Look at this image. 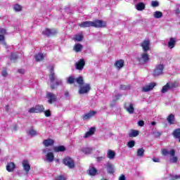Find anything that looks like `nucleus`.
Returning <instances> with one entry per match:
<instances>
[{"mask_svg":"<svg viewBox=\"0 0 180 180\" xmlns=\"http://www.w3.org/2000/svg\"><path fill=\"white\" fill-rule=\"evenodd\" d=\"M63 164L66 165V167H69L70 169L75 168V162H74V160L70 157L63 158Z\"/></svg>","mask_w":180,"mask_h":180,"instance_id":"obj_7","label":"nucleus"},{"mask_svg":"<svg viewBox=\"0 0 180 180\" xmlns=\"http://www.w3.org/2000/svg\"><path fill=\"white\" fill-rule=\"evenodd\" d=\"M89 132L92 134H94L95 133V127H91L89 129Z\"/></svg>","mask_w":180,"mask_h":180,"instance_id":"obj_50","label":"nucleus"},{"mask_svg":"<svg viewBox=\"0 0 180 180\" xmlns=\"http://www.w3.org/2000/svg\"><path fill=\"white\" fill-rule=\"evenodd\" d=\"M136 155L138 157H144V149L143 148H139Z\"/></svg>","mask_w":180,"mask_h":180,"instance_id":"obj_37","label":"nucleus"},{"mask_svg":"<svg viewBox=\"0 0 180 180\" xmlns=\"http://www.w3.org/2000/svg\"><path fill=\"white\" fill-rule=\"evenodd\" d=\"M151 124H152L153 126H155V124H157V122H151Z\"/></svg>","mask_w":180,"mask_h":180,"instance_id":"obj_62","label":"nucleus"},{"mask_svg":"<svg viewBox=\"0 0 180 180\" xmlns=\"http://www.w3.org/2000/svg\"><path fill=\"white\" fill-rule=\"evenodd\" d=\"M89 136H92V134L91 132H89V131H88L87 132H86L84 137L86 139V138L89 137Z\"/></svg>","mask_w":180,"mask_h":180,"instance_id":"obj_54","label":"nucleus"},{"mask_svg":"<svg viewBox=\"0 0 180 180\" xmlns=\"http://www.w3.org/2000/svg\"><path fill=\"white\" fill-rule=\"evenodd\" d=\"M14 11H15V12H20V11H22V6L16 4L14 7H13Z\"/></svg>","mask_w":180,"mask_h":180,"instance_id":"obj_41","label":"nucleus"},{"mask_svg":"<svg viewBox=\"0 0 180 180\" xmlns=\"http://www.w3.org/2000/svg\"><path fill=\"white\" fill-rule=\"evenodd\" d=\"M47 151L50 152V151H51V150L48 149V148L44 149V150H43V153H44V154H46V153H47Z\"/></svg>","mask_w":180,"mask_h":180,"instance_id":"obj_57","label":"nucleus"},{"mask_svg":"<svg viewBox=\"0 0 180 180\" xmlns=\"http://www.w3.org/2000/svg\"><path fill=\"white\" fill-rule=\"evenodd\" d=\"M165 69V66L164 65V64L160 63V64L156 65L152 72L153 77H155V78L161 77V75H164Z\"/></svg>","mask_w":180,"mask_h":180,"instance_id":"obj_2","label":"nucleus"},{"mask_svg":"<svg viewBox=\"0 0 180 180\" xmlns=\"http://www.w3.org/2000/svg\"><path fill=\"white\" fill-rule=\"evenodd\" d=\"M84 67H85V60L80 59L77 63H76L75 68L79 71H82V70H84Z\"/></svg>","mask_w":180,"mask_h":180,"instance_id":"obj_14","label":"nucleus"},{"mask_svg":"<svg viewBox=\"0 0 180 180\" xmlns=\"http://www.w3.org/2000/svg\"><path fill=\"white\" fill-rule=\"evenodd\" d=\"M18 74H22L23 75L25 74V69H18Z\"/></svg>","mask_w":180,"mask_h":180,"instance_id":"obj_53","label":"nucleus"},{"mask_svg":"<svg viewBox=\"0 0 180 180\" xmlns=\"http://www.w3.org/2000/svg\"><path fill=\"white\" fill-rule=\"evenodd\" d=\"M172 135L174 137V139H179V137H180V129L178 128V129H175L173 131Z\"/></svg>","mask_w":180,"mask_h":180,"instance_id":"obj_36","label":"nucleus"},{"mask_svg":"<svg viewBox=\"0 0 180 180\" xmlns=\"http://www.w3.org/2000/svg\"><path fill=\"white\" fill-rule=\"evenodd\" d=\"M154 134H155V137H156V139H158L159 137L161 136V134H162V133L156 131V132H154Z\"/></svg>","mask_w":180,"mask_h":180,"instance_id":"obj_48","label":"nucleus"},{"mask_svg":"<svg viewBox=\"0 0 180 180\" xmlns=\"http://www.w3.org/2000/svg\"><path fill=\"white\" fill-rule=\"evenodd\" d=\"M82 49H84L82 44H76L73 46V51H75V53H81V51H82Z\"/></svg>","mask_w":180,"mask_h":180,"instance_id":"obj_23","label":"nucleus"},{"mask_svg":"<svg viewBox=\"0 0 180 180\" xmlns=\"http://www.w3.org/2000/svg\"><path fill=\"white\" fill-rule=\"evenodd\" d=\"M103 160H105V158L103 156H100L97 158L98 162H101V161H103Z\"/></svg>","mask_w":180,"mask_h":180,"instance_id":"obj_52","label":"nucleus"},{"mask_svg":"<svg viewBox=\"0 0 180 180\" xmlns=\"http://www.w3.org/2000/svg\"><path fill=\"white\" fill-rule=\"evenodd\" d=\"M136 9L137 11H144L146 9V4L144 3H139L136 5Z\"/></svg>","mask_w":180,"mask_h":180,"instance_id":"obj_34","label":"nucleus"},{"mask_svg":"<svg viewBox=\"0 0 180 180\" xmlns=\"http://www.w3.org/2000/svg\"><path fill=\"white\" fill-rule=\"evenodd\" d=\"M175 44H176V38L171 37L168 42L169 49H174V47H175Z\"/></svg>","mask_w":180,"mask_h":180,"instance_id":"obj_24","label":"nucleus"},{"mask_svg":"<svg viewBox=\"0 0 180 180\" xmlns=\"http://www.w3.org/2000/svg\"><path fill=\"white\" fill-rule=\"evenodd\" d=\"M22 164L24 168V171L26 172V174H29V172L30 171V165L29 164V160H22Z\"/></svg>","mask_w":180,"mask_h":180,"instance_id":"obj_17","label":"nucleus"},{"mask_svg":"<svg viewBox=\"0 0 180 180\" xmlns=\"http://www.w3.org/2000/svg\"><path fill=\"white\" fill-rule=\"evenodd\" d=\"M55 180H65L64 175H59L55 176Z\"/></svg>","mask_w":180,"mask_h":180,"instance_id":"obj_47","label":"nucleus"},{"mask_svg":"<svg viewBox=\"0 0 180 180\" xmlns=\"http://www.w3.org/2000/svg\"><path fill=\"white\" fill-rule=\"evenodd\" d=\"M167 120L169 124H174V123L175 122V115H174V114H170L167 117Z\"/></svg>","mask_w":180,"mask_h":180,"instance_id":"obj_31","label":"nucleus"},{"mask_svg":"<svg viewBox=\"0 0 180 180\" xmlns=\"http://www.w3.org/2000/svg\"><path fill=\"white\" fill-rule=\"evenodd\" d=\"M55 79L53 80V82L51 80H50L51 82V88L52 89H56V88L60 86V85H61V83L63 82V81L58 78H57V76H56L55 75Z\"/></svg>","mask_w":180,"mask_h":180,"instance_id":"obj_12","label":"nucleus"},{"mask_svg":"<svg viewBox=\"0 0 180 180\" xmlns=\"http://www.w3.org/2000/svg\"><path fill=\"white\" fill-rule=\"evenodd\" d=\"M70 93L67 91L65 92V96H69Z\"/></svg>","mask_w":180,"mask_h":180,"instance_id":"obj_60","label":"nucleus"},{"mask_svg":"<svg viewBox=\"0 0 180 180\" xmlns=\"http://www.w3.org/2000/svg\"><path fill=\"white\" fill-rule=\"evenodd\" d=\"M11 61H16L18 60V55H16L15 53L12 52L10 56Z\"/></svg>","mask_w":180,"mask_h":180,"instance_id":"obj_40","label":"nucleus"},{"mask_svg":"<svg viewBox=\"0 0 180 180\" xmlns=\"http://www.w3.org/2000/svg\"><path fill=\"white\" fill-rule=\"evenodd\" d=\"M82 151L84 153V154L89 155V154H92V152L94 151V148L86 147V148H83L82 149Z\"/></svg>","mask_w":180,"mask_h":180,"instance_id":"obj_29","label":"nucleus"},{"mask_svg":"<svg viewBox=\"0 0 180 180\" xmlns=\"http://www.w3.org/2000/svg\"><path fill=\"white\" fill-rule=\"evenodd\" d=\"M53 150L55 153H64V151H65L67 148L64 146H55L53 148Z\"/></svg>","mask_w":180,"mask_h":180,"instance_id":"obj_26","label":"nucleus"},{"mask_svg":"<svg viewBox=\"0 0 180 180\" xmlns=\"http://www.w3.org/2000/svg\"><path fill=\"white\" fill-rule=\"evenodd\" d=\"M43 145L45 147H51V146H54V140L51 139H44L43 141Z\"/></svg>","mask_w":180,"mask_h":180,"instance_id":"obj_19","label":"nucleus"},{"mask_svg":"<svg viewBox=\"0 0 180 180\" xmlns=\"http://www.w3.org/2000/svg\"><path fill=\"white\" fill-rule=\"evenodd\" d=\"M174 88H178V83L174 82L173 83H167L166 85L163 86L161 90L162 94L168 92L169 89H174Z\"/></svg>","mask_w":180,"mask_h":180,"instance_id":"obj_6","label":"nucleus"},{"mask_svg":"<svg viewBox=\"0 0 180 180\" xmlns=\"http://www.w3.org/2000/svg\"><path fill=\"white\" fill-rule=\"evenodd\" d=\"M98 174V169L95 168V167H89L88 169V174L90 175V176H95Z\"/></svg>","mask_w":180,"mask_h":180,"instance_id":"obj_25","label":"nucleus"},{"mask_svg":"<svg viewBox=\"0 0 180 180\" xmlns=\"http://www.w3.org/2000/svg\"><path fill=\"white\" fill-rule=\"evenodd\" d=\"M114 67H115V68H117L118 70H120V68H123V67H124V60L123 59L116 60L114 64Z\"/></svg>","mask_w":180,"mask_h":180,"instance_id":"obj_18","label":"nucleus"},{"mask_svg":"<svg viewBox=\"0 0 180 180\" xmlns=\"http://www.w3.org/2000/svg\"><path fill=\"white\" fill-rule=\"evenodd\" d=\"M29 113H43L44 112V106L43 105H37L35 107L30 108Z\"/></svg>","mask_w":180,"mask_h":180,"instance_id":"obj_8","label":"nucleus"},{"mask_svg":"<svg viewBox=\"0 0 180 180\" xmlns=\"http://www.w3.org/2000/svg\"><path fill=\"white\" fill-rule=\"evenodd\" d=\"M6 112L9 111V105H6Z\"/></svg>","mask_w":180,"mask_h":180,"instance_id":"obj_61","label":"nucleus"},{"mask_svg":"<svg viewBox=\"0 0 180 180\" xmlns=\"http://www.w3.org/2000/svg\"><path fill=\"white\" fill-rule=\"evenodd\" d=\"M153 162H160V159L159 158H153Z\"/></svg>","mask_w":180,"mask_h":180,"instance_id":"obj_58","label":"nucleus"},{"mask_svg":"<svg viewBox=\"0 0 180 180\" xmlns=\"http://www.w3.org/2000/svg\"><path fill=\"white\" fill-rule=\"evenodd\" d=\"M46 158L49 162L54 161V153L49 152L46 155Z\"/></svg>","mask_w":180,"mask_h":180,"instance_id":"obj_30","label":"nucleus"},{"mask_svg":"<svg viewBox=\"0 0 180 180\" xmlns=\"http://www.w3.org/2000/svg\"><path fill=\"white\" fill-rule=\"evenodd\" d=\"M1 75L3 77H8V72L6 71V70H4L2 71Z\"/></svg>","mask_w":180,"mask_h":180,"instance_id":"obj_51","label":"nucleus"},{"mask_svg":"<svg viewBox=\"0 0 180 180\" xmlns=\"http://www.w3.org/2000/svg\"><path fill=\"white\" fill-rule=\"evenodd\" d=\"M80 88L79 89V95H84L85 94H88L89 91H91V84H85L84 85H79Z\"/></svg>","mask_w":180,"mask_h":180,"instance_id":"obj_10","label":"nucleus"},{"mask_svg":"<svg viewBox=\"0 0 180 180\" xmlns=\"http://www.w3.org/2000/svg\"><path fill=\"white\" fill-rule=\"evenodd\" d=\"M119 180H126V176H124V174H122V175L119 177Z\"/></svg>","mask_w":180,"mask_h":180,"instance_id":"obj_55","label":"nucleus"},{"mask_svg":"<svg viewBox=\"0 0 180 180\" xmlns=\"http://www.w3.org/2000/svg\"><path fill=\"white\" fill-rule=\"evenodd\" d=\"M29 134H30L32 137H34V136L37 134L36 130L33 129H30Z\"/></svg>","mask_w":180,"mask_h":180,"instance_id":"obj_46","label":"nucleus"},{"mask_svg":"<svg viewBox=\"0 0 180 180\" xmlns=\"http://www.w3.org/2000/svg\"><path fill=\"white\" fill-rule=\"evenodd\" d=\"M141 47H142L144 53H147L150 50V40H144L141 44Z\"/></svg>","mask_w":180,"mask_h":180,"instance_id":"obj_16","label":"nucleus"},{"mask_svg":"<svg viewBox=\"0 0 180 180\" xmlns=\"http://www.w3.org/2000/svg\"><path fill=\"white\" fill-rule=\"evenodd\" d=\"M138 125L140 127H143L144 126V121L143 120H139L138 122Z\"/></svg>","mask_w":180,"mask_h":180,"instance_id":"obj_49","label":"nucleus"},{"mask_svg":"<svg viewBox=\"0 0 180 180\" xmlns=\"http://www.w3.org/2000/svg\"><path fill=\"white\" fill-rule=\"evenodd\" d=\"M58 33L57 29L56 28H45L44 30L42 31V34L46 36V37H51V36H56Z\"/></svg>","mask_w":180,"mask_h":180,"instance_id":"obj_5","label":"nucleus"},{"mask_svg":"<svg viewBox=\"0 0 180 180\" xmlns=\"http://www.w3.org/2000/svg\"><path fill=\"white\" fill-rule=\"evenodd\" d=\"M15 168H16V165H15V162H9L6 165V170L8 172H13L15 171Z\"/></svg>","mask_w":180,"mask_h":180,"instance_id":"obj_20","label":"nucleus"},{"mask_svg":"<svg viewBox=\"0 0 180 180\" xmlns=\"http://www.w3.org/2000/svg\"><path fill=\"white\" fill-rule=\"evenodd\" d=\"M77 82L79 85H84V77L82 76H79L75 78L74 76H70L67 79V83L70 85H72V84H75Z\"/></svg>","mask_w":180,"mask_h":180,"instance_id":"obj_4","label":"nucleus"},{"mask_svg":"<svg viewBox=\"0 0 180 180\" xmlns=\"http://www.w3.org/2000/svg\"><path fill=\"white\" fill-rule=\"evenodd\" d=\"M46 98L48 99V103H49L50 105L54 103V102H56L57 101V95L47 91L46 92Z\"/></svg>","mask_w":180,"mask_h":180,"instance_id":"obj_11","label":"nucleus"},{"mask_svg":"<svg viewBox=\"0 0 180 180\" xmlns=\"http://www.w3.org/2000/svg\"><path fill=\"white\" fill-rule=\"evenodd\" d=\"M161 154L162 155H165V157L170 155L172 158H170L169 161L172 164H176V162H178V158L175 156V150L172 149L170 151H168L167 149H162Z\"/></svg>","mask_w":180,"mask_h":180,"instance_id":"obj_3","label":"nucleus"},{"mask_svg":"<svg viewBox=\"0 0 180 180\" xmlns=\"http://www.w3.org/2000/svg\"><path fill=\"white\" fill-rule=\"evenodd\" d=\"M73 40H75V41H82L84 40V36L81 34H76L73 37Z\"/></svg>","mask_w":180,"mask_h":180,"instance_id":"obj_35","label":"nucleus"},{"mask_svg":"<svg viewBox=\"0 0 180 180\" xmlns=\"http://www.w3.org/2000/svg\"><path fill=\"white\" fill-rule=\"evenodd\" d=\"M80 27H96L101 29L102 27H106V22L102 20H95L94 21H84L79 24Z\"/></svg>","mask_w":180,"mask_h":180,"instance_id":"obj_1","label":"nucleus"},{"mask_svg":"<svg viewBox=\"0 0 180 180\" xmlns=\"http://www.w3.org/2000/svg\"><path fill=\"white\" fill-rule=\"evenodd\" d=\"M96 113H98L97 111L91 110L89 112L84 114L82 115V119L83 120H89V119L94 117L96 115Z\"/></svg>","mask_w":180,"mask_h":180,"instance_id":"obj_13","label":"nucleus"},{"mask_svg":"<svg viewBox=\"0 0 180 180\" xmlns=\"http://www.w3.org/2000/svg\"><path fill=\"white\" fill-rule=\"evenodd\" d=\"M176 13H179V9L176 10Z\"/></svg>","mask_w":180,"mask_h":180,"instance_id":"obj_63","label":"nucleus"},{"mask_svg":"<svg viewBox=\"0 0 180 180\" xmlns=\"http://www.w3.org/2000/svg\"><path fill=\"white\" fill-rule=\"evenodd\" d=\"M150 60V56L148 53H143L141 55V57L137 58V61L139 64H146Z\"/></svg>","mask_w":180,"mask_h":180,"instance_id":"obj_9","label":"nucleus"},{"mask_svg":"<svg viewBox=\"0 0 180 180\" xmlns=\"http://www.w3.org/2000/svg\"><path fill=\"white\" fill-rule=\"evenodd\" d=\"M50 74H49V80L53 81L56 79V73H54V66L51 65L50 70H49Z\"/></svg>","mask_w":180,"mask_h":180,"instance_id":"obj_21","label":"nucleus"},{"mask_svg":"<svg viewBox=\"0 0 180 180\" xmlns=\"http://www.w3.org/2000/svg\"><path fill=\"white\" fill-rule=\"evenodd\" d=\"M5 34H8V32H6V29L5 28H0V35H5Z\"/></svg>","mask_w":180,"mask_h":180,"instance_id":"obj_44","label":"nucleus"},{"mask_svg":"<svg viewBox=\"0 0 180 180\" xmlns=\"http://www.w3.org/2000/svg\"><path fill=\"white\" fill-rule=\"evenodd\" d=\"M139 131L136 130V129H132L131 130V132L129 134V137H137V136H139Z\"/></svg>","mask_w":180,"mask_h":180,"instance_id":"obj_33","label":"nucleus"},{"mask_svg":"<svg viewBox=\"0 0 180 180\" xmlns=\"http://www.w3.org/2000/svg\"><path fill=\"white\" fill-rule=\"evenodd\" d=\"M34 58L37 63H40V61H43V60H44V55L41 53H39L34 56Z\"/></svg>","mask_w":180,"mask_h":180,"instance_id":"obj_28","label":"nucleus"},{"mask_svg":"<svg viewBox=\"0 0 180 180\" xmlns=\"http://www.w3.org/2000/svg\"><path fill=\"white\" fill-rule=\"evenodd\" d=\"M116 157V152L112 150H108L107 152V158L110 160H113Z\"/></svg>","mask_w":180,"mask_h":180,"instance_id":"obj_27","label":"nucleus"},{"mask_svg":"<svg viewBox=\"0 0 180 180\" xmlns=\"http://www.w3.org/2000/svg\"><path fill=\"white\" fill-rule=\"evenodd\" d=\"M4 40H5V36L0 35V41H4Z\"/></svg>","mask_w":180,"mask_h":180,"instance_id":"obj_56","label":"nucleus"},{"mask_svg":"<svg viewBox=\"0 0 180 180\" xmlns=\"http://www.w3.org/2000/svg\"><path fill=\"white\" fill-rule=\"evenodd\" d=\"M157 84L155 82L150 83L148 85H146L142 88L143 92H150V91H153L154 89V86H155Z\"/></svg>","mask_w":180,"mask_h":180,"instance_id":"obj_15","label":"nucleus"},{"mask_svg":"<svg viewBox=\"0 0 180 180\" xmlns=\"http://www.w3.org/2000/svg\"><path fill=\"white\" fill-rule=\"evenodd\" d=\"M44 112V115L46 116V117H50V116H51V111H50V110H46Z\"/></svg>","mask_w":180,"mask_h":180,"instance_id":"obj_45","label":"nucleus"},{"mask_svg":"<svg viewBox=\"0 0 180 180\" xmlns=\"http://www.w3.org/2000/svg\"><path fill=\"white\" fill-rule=\"evenodd\" d=\"M107 172L108 174H115V168H113V165L108 164L107 166Z\"/></svg>","mask_w":180,"mask_h":180,"instance_id":"obj_32","label":"nucleus"},{"mask_svg":"<svg viewBox=\"0 0 180 180\" xmlns=\"http://www.w3.org/2000/svg\"><path fill=\"white\" fill-rule=\"evenodd\" d=\"M153 16L155 18V19H160V18H162V12L155 11L153 14Z\"/></svg>","mask_w":180,"mask_h":180,"instance_id":"obj_38","label":"nucleus"},{"mask_svg":"<svg viewBox=\"0 0 180 180\" xmlns=\"http://www.w3.org/2000/svg\"><path fill=\"white\" fill-rule=\"evenodd\" d=\"M121 96H122V94H117V95H116V96H115V98H114V99L112 100V103H116V102H117V101H119V100L120 99Z\"/></svg>","mask_w":180,"mask_h":180,"instance_id":"obj_43","label":"nucleus"},{"mask_svg":"<svg viewBox=\"0 0 180 180\" xmlns=\"http://www.w3.org/2000/svg\"><path fill=\"white\" fill-rule=\"evenodd\" d=\"M160 6V3H158V1H152L151 2V6H153V8H157V6Z\"/></svg>","mask_w":180,"mask_h":180,"instance_id":"obj_42","label":"nucleus"},{"mask_svg":"<svg viewBox=\"0 0 180 180\" xmlns=\"http://www.w3.org/2000/svg\"><path fill=\"white\" fill-rule=\"evenodd\" d=\"M127 146L129 147V148H133L134 146H136V141L134 140H131L127 142Z\"/></svg>","mask_w":180,"mask_h":180,"instance_id":"obj_39","label":"nucleus"},{"mask_svg":"<svg viewBox=\"0 0 180 180\" xmlns=\"http://www.w3.org/2000/svg\"><path fill=\"white\" fill-rule=\"evenodd\" d=\"M174 179H180V176L179 175H174L173 176Z\"/></svg>","mask_w":180,"mask_h":180,"instance_id":"obj_59","label":"nucleus"},{"mask_svg":"<svg viewBox=\"0 0 180 180\" xmlns=\"http://www.w3.org/2000/svg\"><path fill=\"white\" fill-rule=\"evenodd\" d=\"M101 180H108V179H101Z\"/></svg>","mask_w":180,"mask_h":180,"instance_id":"obj_64","label":"nucleus"},{"mask_svg":"<svg viewBox=\"0 0 180 180\" xmlns=\"http://www.w3.org/2000/svg\"><path fill=\"white\" fill-rule=\"evenodd\" d=\"M127 103H124V108L126 109L127 112L129 113L130 115H133L134 113V107L133 106V104L130 103L129 107H126Z\"/></svg>","mask_w":180,"mask_h":180,"instance_id":"obj_22","label":"nucleus"}]
</instances>
